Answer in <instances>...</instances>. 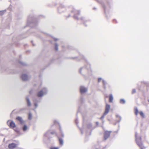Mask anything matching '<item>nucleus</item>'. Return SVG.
Returning <instances> with one entry per match:
<instances>
[{
  "instance_id": "obj_1",
  "label": "nucleus",
  "mask_w": 149,
  "mask_h": 149,
  "mask_svg": "<svg viewBox=\"0 0 149 149\" xmlns=\"http://www.w3.org/2000/svg\"><path fill=\"white\" fill-rule=\"evenodd\" d=\"M47 88H44L38 92L37 94V96L38 97H42L44 95L47 94Z\"/></svg>"
},
{
  "instance_id": "obj_2",
  "label": "nucleus",
  "mask_w": 149,
  "mask_h": 149,
  "mask_svg": "<svg viewBox=\"0 0 149 149\" xmlns=\"http://www.w3.org/2000/svg\"><path fill=\"white\" fill-rule=\"evenodd\" d=\"M90 70L91 65L90 64H88L87 67H85L81 68L79 70V72L81 74L84 75Z\"/></svg>"
},
{
  "instance_id": "obj_3",
  "label": "nucleus",
  "mask_w": 149,
  "mask_h": 149,
  "mask_svg": "<svg viewBox=\"0 0 149 149\" xmlns=\"http://www.w3.org/2000/svg\"><path fill=\"white\" fill-rule=\"evenodd\" d=\"M110 108V105L107 104L106 105L105 111L103 114L101 116L100 119H102L104 118L105 116L107 115L108 113Z\"/></svg>"
},
{
  "instance_id": "obj_4",
  "label": "nucleus",
  "mask_w": 149,
  "mask_h": 149,
  "mask_svg": "<svg viewBox=\"0 0 149 149\" xmlns=\"http://www.w3.org/2000/svg\"><path fill=\"white\" fill-rule=\"evenodd\" d=\"M33 102L35 107V108L36 109L38 107V103L40 102V99L38 97H35L33 99Z\"/></svg>"
},
{
  "instance_id": "obj_5",
  "label": "nucleus",
  "mask_w": 149,
  "mask_h": 149,
  "mask_svg": "<svg viewBox=\"0 0 149 149\" xmlns=\"http://www.w3.org/2000/svg\"><path fill=\"white\" fill-rule=\"evenodd\" d=\"M55 133V131H52L50 130H48L45 134V136L49 138L50 137V135H53Z\"/></svg>"
},
{
  "instance_id": "obj_6",
  "label": "nucleus",
  "mask_w": 149,
  "mask_h": 149,
  "mask_svg": "<svg viewBox=\"0 0 149 149\" xmlns=\"http://www.w3.org/2000/svg\"><path fill=\"white\" fill-rule=\"evenodd\" d=\"M7 123L10 127L14 128L15 127V124L13 121H11L10 120H8L7 122Z\"/></svg>"
},
{
  "instance_id": "obj_7",
  "label": "nucleus",
  "mask_w": 149,
  "mask_h": 149,
  "mask_svg": "<svg viewBox=\"0 0 149 149\" xmlns=\"http://www.w3.org/2000/svg\"><path fill=\"white\" fill-rule=\"evenodd\" d=\"M21 77L22 80L24 81L28 80L31 77L30 76H29L25 74H22Z\"/></svg>"
},
{
  "instance_id": "obj_8",
  "label": "nucleus",
  "mask_w": 149,
  "mask_h": 149,
  "mask_svg": "<svg viewBox=\"0 0 149 149\" xmlns=\"http://www.w3.org/2000/svg\"><path fill=\"white\" fill-rule=\"evenodd\" d=\"M65 10V6L64 5L61 4L60 5L58 8V11L59 13H61L63 12Z\"/></svg>"
},
{
  "instance_id": "obj_9",
  "label": "nucleus",
  "mask_w": 149,
  "mask_h": 149,
  "mask_svg": "<svg viewBox=\"0 0 149 149\" xmlns=\"http://www.w3.org/2000/svg\"><path fill=\"white\" fill-rule=\"evenodd\" d=\"M34 19L32 17L29 16L28 19L27 20V25H29V24L32 23L33 24H36V22H33L32 21H31V20H33Z\"/></svg>"
},
{
  "instance_id": "obj_10",
  "label": "nucleus",
  "mask_w": 149,
  "mask_h": 149,
  "mask_svg": "<svg viewBox=\"0 0 149 149\" xmlns=\"http://www.w3.org/2000/svg\"><path fill=\"white\" fill-rule=\"evenodd\" d=\"M111 131H106L104 132V139L106 140L110 136V133Z\"/></svg>"
},
{
  "instance_id": "obj_11",
  "label": "nucleus",
  "mask_w": 149,
  "mask_h": 149,
  "mask_svg": "<svg viewBox=\"0 0 149 149\" xmlns=\"http://www.w3.org/2000/svg\"><path fill=\"white\" fill-rule=\"evenodd\" d=\"M72 12L74 13V17L76 19L78 20L79 18L78 17V16L79 15V11H76L74 9V10L72 11Z\"/></svg>"
},
{
  "instance_id": "obj_12",
  "label": "nucleus",
  "mask_w": 149,
  "mask_h": 149,
  "mask_svg": "<svg viewBox=\"0 0 149 149\" xmlns=\"http://www.w3.org/2000/svg\"><path fill=\"white\" fill-rule=\"evenodd\" d=\"M18 145V144H15L14 143H12L9 144L8 148L10 149H13L15 148Z\"/></svg>"
},
{
  "instance_id": "obj_13",
  "label": "nucleus",
  "mask_w": 149,
  "mask_h": 149,
  "mask_svg": "<svg viewBox=\"0 0 149 149\" xmlns=\"http://www.w3.org/2000/svg\"><path fill=\"white\" fill-rule=\"evenodd\" d=\"M16 119L18 120L20 123L21 125H23L24 123V121L23 119L20 116H17Z\"/></svg>"
},
{
  "instance_id": "obj_14",
  "label": "nucleus",
  "mask_w": 149,
  "mask_h": 149,
  "mask_svg": "<svg viewBox=\"0 0 149 149\" xmlns=\"http://www.w3.org/2000/svg\"><path fill=\"white\" fill-rule=\"evenodd\" d=\"M87 89L83 86H81L80 88V91L81 93H85L87 91Z\"/></svg>"
},
{
  "instance_id": "obj_15",
  "label": "nucleus",
  "mask_w": 149,
  "mask_h": 149,
  "mask_svg": "<svg viewBox=\"0 0 149 149\" xmlns=\"http://www.w3.org/2000/svg\"><path fill=\"white\" fill-rule=\"evenodd\" d=\"M26 100L27 102V105L28 107L31 106V103L28 97L27 96L26 98Z\"/></svg>"
},
{
  "instance_id": "obj_16",
  "label": "nucleus",
  "mask_w": 149,
  "mask_h": 149,
  "mask_svg": "<svg viewBox=\"0 0 149 149\" xmlns=\"http://www.w3.org/2000/svg\"><path fill=\"white\" fill-rule=\"evenodd\" d=\"M102 83L103 84V88L104 89L106 88V86L107 85V82L104 79H102Z\"/></svg>"
},
{
  "instance_id": "obj_17",
  "label": "nucleus",
  "mask_w": 149,
  "mask_h": 149,
  "mask_svg": "<svg viewBox=\"0 0 149 149\" xmlns=\"http://www.w3.org/2000/svg\"><path fill=\"white\" fill-rule=\"evenodd\" d=\"M109 102H112L113 101V97L112 94H110L109 96Z\"/></svg>"
},
{
  "instance_id": "obj_18",
  "label": "nucleus",
  "mask_w": 149,
  "mask_h": 149,
  "mask_svg": "<svg viewBox=\"0 0 149 149\" xmlns=\"http://www.w3.org/2000/svg\"><path fill=\"white\" fill-rule=\"evenodd\" d=\"M59 141L60 145L62 146L63 144V139L61 138H59Z\"/></svg>"
},
{
  "instance_id": "obj_19",
  "label": "nucleus",
  "mask_w": 149,
  "mask_h": 149,
  "mask_svg": "<svg viewBox=\"0 0 149 149\" xmlns=\"http://www.w3.org/2000/svg\"><path fill=\"white\" fill-rule=\"evenodd\" d=\"M27 128L28 127L26 125H24L22 127V130L24 132H25L27 130Z\"/></svg>"
},
{
  "instance_id": "obj_20",
  "label": "nucleus",
  "mask_w": 149,
  "mask_h": 149,
  "mask_svg": "<svg viewBox=\"0 0 149 149\" xmlns=\"http://www.w3.org/2000/svg\"><path fill=\"white\" fill-rule=\"evenodd\" d=\"M139 113L140 115L143 118H144L145 117V115L144 114L142 111H140L139 112Z\"/></svg>"
},
{
  "instance_id": "obj_21",
  "label": "nucleus",
  "mask_w": 149,
  "mask_h": 149,
  "mask_svg": "<svg viewBox=\"0 0 149 149\" xmlns=\"http://www.w3.org/2000/svg\"><path fill=\"white\" fill-rule=\"evenodd\" d=\"M120 104H124L125 103V101L124 99H121L120 100Z\"/></svg>"
},
{
  "instance_id": "obj_22",
  "label": "nucleus",
  "mask_w": 149,
  "mask_h": 149,
  "mask_svg": "<svg viewBox=\"0 0 149 149\" xmlns=\"http://www.w3.org/2000/svg\"><path fill=\"white\" fill-rule=\"evenodd\" d=\"M116 116L117 118H118L119 119L117 121V122L118 123H119L121 120V116L118 115H116Z\"/></svg>"
},
{
  "instance_id": "obj_23",
  "label": "nucleus",
  "mask_w": 149,
  "mask_h": 149,
  "mask_svg": "<svg viewBox=\"0 0 149 149\" xmlns=\"http://www.w3.org/2000/svg\"><path fill=\"white\" fill-rule=\"evenodd\" d=\"M18 62L20 64H21V65H22L26 66V63H25L23 62H22L20 61H18Z\"/></svg>"
},
{
  "instance_id": "obj_24",
  "label": "nucleus",
  "mask_w": 149,
  "mask_h": 149,
  "mask_svg": "<svg viewBox=\"0 0 149 149\" xmlns=\"http://www.w3.org/2000/svg\"><path fill=\"white\" fill-rule=\"evenodd\" d=\"M6 11V10H0V15L2 16L3 15Z\"/></svg>"
},
{
  "instance_id": "obj_25",
  "label": "nucleus",
  "mask_w": 149,
  "mask_h": 149,
  "mask_svg": "<svg viewBox=\"0 0 149 149\" xmlns=\"http://www.w3.org/2000/svg\"><path fill=\"white\" fill-rule=\"evenodd\" d=\"M135 115L137 116L138 114V110L137 107H136L135 108Z\"/></svg>"
},
{
  "instance_id": "obj_26",
  "label": "nucleus",
  "mask_w": 149,
  "mask_h": 149,
  "mask_svg": "<svg viewBox=\"0 0 149 149\" xmlns=\"http://www.w3.org/2000/svg\"><path fill=\"white\" fill-rule=\"evenodd\" d=\"M32 118V114L31 113L29 112L28 115V118L29 120H31Z\"/></svg>"
},
{
  "instance_id": "obj_27",
  "label": "nucleus",
  "mask_w": 149,
  "mask_h": 149,
  "mask_svg": "<svg viewBox=\"0 0 149 149\" xmlns=\"http://www.w3.org/2000/svg\"><path fill=\"white\" fill-rule=\"evenodd\" d=\"M58 44L57 43H55V49L56 51L58 50Z\"/></svg>"
},
{
  "instance_id": "obj_28",
  "label": "nucleus",
  "mask_w": 149,
  "mask_h": 149,
  "mask_svg": "<svg viewBox=\"0 0 149 149\" xmlns=\"http://www.w3.org/2000/svg\"><path fill=\"white\" fill-rule=\"evenodd\" d=\"M59 130H60V132L61 133V136L63 137H64V135L62 132L60 126H59Z\"/></svg>"
},
{
  "instance_id": "obj_29",
  "label": "nucleus",
  "mask_w": 149,
  "mask_h": 149,
  "mask_svg": "<svg viewBox=\"0 0 149 149\" xmlns=\"http://www.w3.org/2000/svg\"><path fill=\"white\" fill-rule=\"evenodd\" d=\"M92 127V125L91 124H89L87 125V127L89 129H90Z\"/></svg>"
},
{
  "instance_id": "obj_30",
  "label": "nucleus",
  "mask_w": 149,
  "mask_h": 149,
  "mask_svg": "<svg viewBox=\"0 0 149 149\" xmlns=\"http://www.w3.org/2000/svg\"><path fill=\"white\" fill-rule=\"evenodd\" d=\"M102 78H101V77H99V78H98V83H100V82L101 81V80H102Z\"/></svg>"
},
{
  "instance_id": "obj_31",
  "label": "nucleus",
  "mask_w": 149,
  "mask_h": 149,
  "mask_svg": "<svg viewBox=\"0 0 149 149\" xmlns=\"http://www.w3.org/2000/svg\"><path fill=\"white\" fill-rule=\"evenodd\" d=\"M59 148L58 147H52L50 148V149H58Z\"/></svg>"
},
{
  "instance_id": "obj_32",
  "label": "nucleus",
  "mask_w": 149,
  "mask_h": 149,
  "mask_svg": "<svg viewBox=\"0 0 149 149\" xmlns=\"http://www.w3.org/2000/svg\"><path fill=\"white\" fill-rule=\"evenodd\" d=\"M136 92V90L135 89H133L132 90V93L134 94Z\"/></svg>"
},
{
  "instance_id": "obj_33",
  "label": "nucleus",
  "mask_w": 149,
  "mask_h": 149,
  "mask_svg": "<svg viewBox=\"0 0 149 149\" xmlns=\"http://www.w3.org/2000/svg\"><path fill=\"white\" fill-rule=\"evenodd\" d=\"M54 123L55 124H56V123H58V124H59V123H58V121L57 120H55L54 121Z\"/></svg>"
},
{
  "instance_id": "obj_34",
  "label": "nucleus",
  "mask_w": 149,
  "mask_h": 149,
  "mask_svg": "<svg viewBox=\"0 0 149 149\" xmlns=\"http://www.w3.org/2000/svg\"><path fill=\"white\" fill-rule=\"evenodd\" d=\"M81 57H82V58H83L84 59V60H86V59L85 58L84 56L83 55H82L81 56Z\"/></svg>"
},
{
  "instance_id": "obj_35",
  "label": "nucleus",
  "mask_w": 149,
  "mask_h": 149,
  "mask_svg": "<svg viewBox=\"0 0 149 149\" xmlns=\"http://www.w3.org/2000/svg\"><path fill=\"white\" fill-rule=\"evenodd\" d=\"M54 40L55 41H56L58 40V39L57 38H54Z\"/></svg>"
},
{
  "instance_id": "obj_36",
  "label": "nucleus",
  "mask_w": 149,
  "mask_h": 149,
  "mask_svg": "<svg viewBox=\"0 0 149 149\" xmlns=\"http://www.w3.org/2000/svg\"><path fill=\"white\" fill-rule=\"evenodd\" d=\"M75 122L77 124V119L75 121Z\"/></svg>"
},
{
  "instance_id": "obj_37",
  "label": "nucleus",
  "mask_w": 149,
  "mask_h": 149,
  "mask_svg": "<svg viewBox=\"0 0 149 149\" xmlns=\"http://www.w3.org/2000/svg\"><path fill=\"white\" fill-rule=\"evenodd\" d=\"M96 123L97 125H98L99 124V123L97 122H96Z\"/></svg>"
},
{
  "instance_id": "obj_38",
  "label": "nucleus",
  "mask_w": 149,
  "mask_h": 149,
  "mask_svg": "<svg viewBox=\"0 0 149 149\" xmlns=\"http://www.w3.org/2000/svg\"><path fill=\"white\" fill-rule=\"evenodd\" d=\"M91 132H90V134L89 135H91Z\"/></svg>"
},
{
  "instance_id": "obj_39",
  "label": "nucleus",
  "mask_w": 149,
  "mask_h": 149,
  "mask_svg": "<svg viewBox=\"0 0 149 149\" xmlns=\"http://www.w3.org/2000/svg\"><path fill=\"white\" fill-rule=\"evenodd\" d=\"M82 99H83V98H81V101L82 100Z\"/></svg>"
},
{
  "instance_id": "obj_40",
  "label": "nucleus",
  "mask_w": 149,
  "mask_h": 149,
  "mask_svg": "<svg viewBox=\"0 0 149 149\" xmlns=\"http://www.w3.org/2000/svg\"><path fill=\"white\" fill-rule=\"evenodd\" d=\"M104 11H105V10H106V9H105V8H104Z\"/></svg>"
},
{
  "instance_id": "obj_41",
  "label": "nucleus",
  "mask_w": 149,
  "mask_h": 149,
  "mask_svg": "<svg viewBox=\"0 0 149 149\" xmlns=\"http://www.w3.org/2000/svg\"><path fill=\"white\" fill-rule=\"evenodd\" d=\"M86 135L87 136V135H88V134H87V133H86Z\"/></svg>"
},
{
  "instance_id": "obj_42",
  "label": "nucleus",
  "mask_w": 149,
  "mask_h": 149,
  "mask_svg": "<svg viewBox=\"0 0 149 149\" xmlns=\"http://www.w3.org/2000/svg\"><path fill=\"white\" fill-rule=\"evenodd\" d=\"M81 19L83 20V18H82H82H81Z\"/></svg>"
},
{
  "instance_id": "obj_43",
  "label": "nucleus",
  "mask_w": 149,
  "mask_h": 149,
  "mask_svg": "<svg viewBox=\"0 0 149 149\" xmlns=\"http://www.w3.org/2000/svg\"><path fill=\"white\" fill-rule=\"evenodd\" d=\"M93 9H95V8H93Z\"/></svg>"
}]
</instances>
